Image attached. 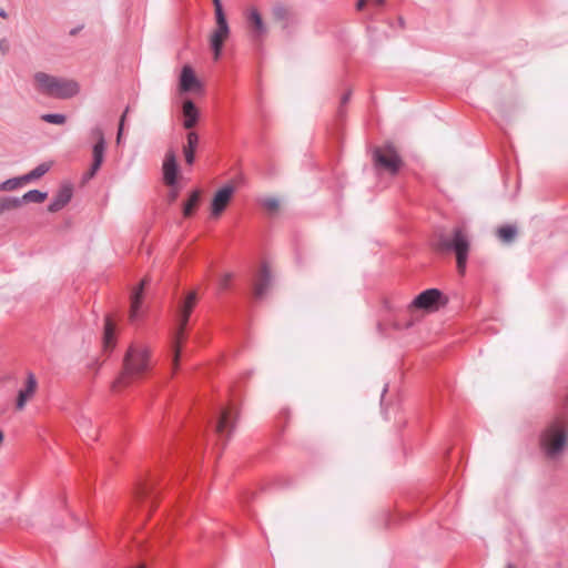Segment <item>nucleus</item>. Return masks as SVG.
I'll use <instances>...</instances> for the list:
<instances>
[{"label":"nucleus","mask_w":568,"mask_h":568,"mask_svg":"<svg viewBox=\"0 0 568 568\" xmlns=\"http://www.w3.org/2000/svg\"><path fill=\"white\" fill-rule=\"evenodd\" d=\"M237 417L239 414L233 405L216 406L187 434L185 440L187 444L202 440L210 427L214 435L224 440L225 446L235 429Z\"/></svg>","instance_id":"nucleus-1"},{"label":"nucleus","mask_w":568,"mask_h":568,"mask_svg":"<svg viewBox=\"0 0 568 568\" xmlns=\"http://www.w3.org/2000/svg\"><path fill=\"white\" fill-rule=\"evenodd\" d=\"M565 412L562 417L556 418L544 432L540 438L541 447L546 456L550 459H556L564 450L567 438V423L568 416V390L564 398Z\"/></svg>","instance_id":"nucleus-2"},{"label":"nucleus","mask_w":568,"mask_h":568,"mask_svg":"<svg viewBox=\"0 0 568 568\" xmlns=\"http://www.w3.org/2000/svg\"><path fill=\"white\" fill-rule=\"evenodd\" d=\"M34 80L39 91L57 99H70L80 92V85L77 81L53 77L44 72H37Z\"/></svg>","instance_id":"nucleus-3"},{"label":"nucleus","mask_w":568,"mask_h":568,"mask_svg":"<svg viewBox=\"0 0 568 568\" xmlns=\"http://www.w3.org/2000/svg\"><path fill=\"white\" fill-rule=\"evenodd\" d=\"M149 368V349L144 345H131L126 352L121 377L113 384H126L129 379L141 376Z\"/></svg>","instance_id":"nucleus-4"},{"label":"nucleus","mask_w":568,"mask_h":568,"mask_svg":"<svg viewBox=\"0 0 568 568\" xmlns=\"http://www.w3.org/2000/svg\"><path fill=\"white\" fill-rule=\"evenodd\" d=\"M469 245V240L460 227L454 229L452 237L440 235L438 239V247L442 251L455 253L460 274H464L466 270Z\"/></svg>","instance_id":"nucleus-5"},{"label":"nucleus","mask_w":568,"mask_h":568,"mask_svg":"<svg viewBox=\"0 0 568 568\" xmlns=\"http://www.w3.org/2000/svg\"><path fill=\"white\" fill-rule=\"evenodd\" d=\"M373 158L376 166L387 170L393 175L398 173L402 166V159L392 144L385 145L384 149L376 148Z\"/></svg>","instance_id":"nucleus-6"},{"label":"nucleus","mask_w":568,"mask_h":568,"mask_svg":"<svg viewBox=\"0 0 568 568\" xmlns=\"http://www.w3.org/2000/svg\"><path fill=\"white\" fill-rule=\"evenodd\" d=\"M447 303V297L438 288H427L412 301L410 306L424 311H437Z\"/></svg>","instance_id":"nucleus-7"},{"label":"nucleus","mask_w":568,"mask_h":568,"mask_svg":"<svg viewBox=\"0 0 568 568\" xmlns=\"http://www.w3.org/2000/svg\"><path fill=\"white\" fill-rule=\"evenodd\" d=\"M196 302H197L196 292L192 291V292H189L186 294V296L179 303V307H178L179 327L175 332V344H179L180 341L183 338L184 331L189 323L191 313L193 312V308L196 305Z\"/></svg>","instance_id":"nucleus-8"},{"label":"nucleus","mask_w":568,"mask_h":568,"mask_svg":"<svg viewBox=\"0 0 568 568\" xmlns=\"http://www.w3.org/2000/svg\"><path fill=\"white\" fill-rule=\"evenodd\" d=\"M215 19L217 28L211 36L210 42L214 57L217 60L221 57L224 40L230 33V28L224 12H219V16H215Z\"/></svg>","instance_id":"nucleus-9"},{"label":"nucleus","mask_w":568,"mask_h":568,"mask_svg":"<svg viewBox=\"0 0 568 568\" xmlns=\"http://www.w3.org/2000/svg\"><path fill=\"white\" fill-rule=\"evenodd\" d=\"M234 186L231 184H226L220 190L216 191V193L213 196L212 200V215L219 216L221 215L224 210L226 209L229 202L231 201L233 194H234Z\"/></svg>","instance_id":"nucleus-10"},{"label":"nucleus","mask_w":568,"mask_h":568,"mask_svg":"<svg viewBox=\"0 0 568 568\" xmlns=\"http://www.w3.org/2000/svg\"><path fill=\"white\" fill-rule=\"evenodd\" d=\"M162 170L165 184L169 186H175L178 183L179 165L174 152L170 151L165 154Z\"/></svg>","instance_id":"nucleus-11"},{"label":"nucleus","mask_w":568,"mask_h":568,"mask_svg":"<svg viewBox=\"0 0 568 568\" xmlns=\"http://www.w3.org/2000/svg\"><path fill=\"white\" fill-rule=\"evenodd\" d=\"M73 187L70 183L62 184L57 194L52 197L48 205V211L51 213L62 210L72 199Z\"/></svg>","instance_id":"nucleus-12"},{"label":"nucleus","mask_w":568,"mask_h":568,"mask_svg":"<svg viewBox=\"0 0 568 568\" xmlns=\"http://www.w3.org/2000/svg\"><path fill=\"white\" fill-rule=\"evenodd\" d=\"M201 88V82L191 65H183L180 74L179 89L181 92H191Z\"/></svg>","instance_id":"nucleus-13"},{"label":"nucleus","mask_w":568,"mask_h":568,"mask_svg":"<svg viewBox=\"0 0 568 568\" xmlns=\"http://www.w3.org/2000/svg\"><path fill=\"white\" fill-rule=\"evenodd\" d=\"M37 378L33 373L29 372L27 374V381L24 388L20 389L17 397L16 407L19 410H22L31 398L37 389Z\"/></svg>","instance_id":"nucleus-14"},{"label":"nucleus","mask_w":568,"mask_h":568,"mask_svg":"<svg viewBox=\"0 0 568 568\" xmlns=\"http://www.w3.org/2000/svg\"><path fill=\"white\" fill-rule=\"evenodd\" d=\"M182 113H183V126L186 130H191L194 128L199 121L200 112L195 105V103L191 99H186L182 104Z\"/></svg>","instance_id":"nucleus-15"},{"label":"nucleus","mask_w":568,"mask_h":568,"mask_svg":"<svg viewBox=\"0 0 568 568\" xmlns=\"http://www.w3.org/2000/svg\"><path fill=\"white\" fill-rule=\"evenodd\" d=\"M271 278L272 277L268 267L266 266V264H263L258 278L254 285V297L256 300H262L265 296L271 285Z\"/></svg>","instance_id":"nucleus-16"},{"label":"nucleus","mask_w":568,"mask_h":568,"mask_svg":"<svg viewBox=\"0 0 568 568\" xmlns=\"http://www.w3.org/2000/svg\"><path fill=\"white\" fill-rule=\"evenodd\" d=\"M199 145V135L194 131L186 134V144L183 146L185 162L192 165L195 161V151Z\"/></svg>","instance_id":"nucleus-17"},{"label":"nucleus","mask_w":568,"mask_h":568,"mask_svg":"<svg viewBox=\"0 0 568 568\" xmlns=\"http://www.w3.org/2000/svg\"><path fill=\"white\" fill-rule=\"evenodd\" d=\"M156 486L153 479L140 483L136 488V497L140 499L149 500L152 505L155 499Z\"/></svg>","instance_id":"nucleus-18"},{"label":"nucleus","mask_w":568,"mask_h":568,"mask_svg":"<svg viewBox=\"0 0 568 568\" xmlns=\"http://www.w3.org/2000/svg\"><path fill=\"white\" fill-rule=\"evenodd\" d=\"M143 300V283L136 288L131 296V310H130V321L132 323L136 322L140 317V310Z\"/></svg>","instance_id":"nucleus-19"},{"label":"nucleus","mask_w":568,"mask_h":568,"mask_svg":"<svg viewBox=\"0 0 568 568\" xmlns=\"http://www.w3.org/2000/svg\"><path fill=\"white\" fill-rule=\"evenodd\" d=\"M248 23L254 28V37L260 38L266 33V27L262 16L256 9H252L247 16Z\"/></svg>","instance_id":"nucleus-20"},{"label":"nucleus","mask_w":568,"mask_h":568,"mask_svg":"<svg viewBox=\"0 0 568 568\" xmlns=\"http://www.w3.org/2000/svg\"><path fill=\"white\" fill-rule=\"evenodd\" d=\"M48 196L47 192H42L40 190H30L24 193L21 197H18L19 206L23 203H41Z\"/></svg>","instance_id":"nucleus-21"},{"label":"nucleus","mask_w":568,"mask_h":568,"mask_svg":"<svg viewBox=\"0 0 568 568\" xmlns=\"http://www.w3.org/2000/svg\"><path fill=\"white\" fill-rule=\"evenodd\" d=\"M200 197H201V194H200L199 190H194L191 192L189 199L183 204V215L185 217H190L193 215V213L200 202Z\"/></svg>","instance_id":"nucleus-22"},{"label":"nucleus","mask_w":568,"mask_h":568,"mask_svg":"<svg viewBox=\"0 0 568 568\" xmlns=\"http://www.w3.org/2000/svg\"><path fill=\"white\" fill-rule=\"evenodd\" d=\"M106 149V143L95 142L92 146V163L94 168H101L104 161V153Z\"/></svg>","instance_id":"nucleus-23"},{"label":"nucleus","mask_w":568,"mask_h":568,"mask_svg":"<svg viewBox=\"0 0 568 568\" xmlns=\"http://www.w3.org/2000/svg\"><path fill=\"white\" fill-rule=\"evenodd\" d=\"M49 170H50V164L43 162V163L39 164L38 166H36L33 170H31L29 173L21 175V180H23L24 183H29L31 181L40 179Z\"/></svg>","instance_id":"nucleus-24"},{"label":"nucleus","mask_w":568,"mask_h":568,"mask_svg":"<svg viewBox=\"0 0 568 568\" xmlns=\"http://www.w3.org/2000/svg\"><path fill=\"white\" fill-rule=\"evenodd\" d=\"M517 233H518L517 227L514 225H504V226L499 227L497 231L498 237L504 243H511L515 240V237L517 236Z\"/></svg>","instance_id":"nucleus-25"},{"label":"nucleus","mask_w":568,"mask_h":568,"mask_svg":"<svg viewBox=\"0 0 568 568\" xmlns=\"http://www.w3.org/2000/svg\"><path fill=\"white\" fill-rule=\"evenodd\" d=\"M114 341V324L109 316L105 317L103 342L105 347H111Z\"/></svg>","instance_id":"nucleus-26"},{"label":"nucleus","mask_w":568,"mask_h":568,"mask_svg":"<svg viewBox=\"0 0 568 568\" xmlns=\"http://www.w3.org/2000/svg\"><path fill=\"white\" fill-rule=\"evenodd\" d=\"M19 207L18 197L16 196H4L0 199V214L6 211H10Z\"/></svg>","instance_id":"nucleus-27"},{"label":"nucleus","mask_w":568,"mask_h":568,"mask_svg":"<svg viewBox=\"0 0 568 568\" xmlns=\"http://www.w3.org/2000/svg\"><path fill=\"white\" fill-rule=\"evenodd\" d=\"M24 184L23 180H21V176L8 179L0 183V191H13Z\"/></svg>","instance_id":"nucleus-28"},{"label":"nucleus","mask_w":568,"mask_h":568,"mask_svg":"<svg viewBox=\"0 0 568 568\" xmlns=\"http://www.w3.org/2000/svg\"><path fill=\"white\" fill-rule=\"evenodd\" d=\"M41 119L47 123L57 124V125H61V124L65 123V121H67L65 115L61 114V113H47V114H43L41 116Z\"/></svg>","instance_id":"nucleus-29"},{"label":"nucleus","mask_w":568,"mask_h":568,"mask_svg":"<svg viewBox=\"0 0 568 568\" xmlns=\"http://www.w3.org/2000/svg\"><path fill=\"white\" fill-rule=\"evenodd\" d=\"M90 136L95 140V142L106 143L104 138V132L100 125H95L90 130Z\"/></svg>","instance_id":"nucleus-30"},{"label":"nucleus","mask_w":568,"mask_h":568,"mask_svg":"<svg viewBox=\"0 0 568 568\" xmlns=\"http://www.w3.org/2000/svg\"><path fill=\"white\" fill-rule=\"evenodd\" d=\"M262 205L268 211H276L280 202L275 197H265L261 201Z\"/></svg>","instance_id":"nucleus-31"},{"label":"nucleus","mask_w":568,"mask_h":568,"mask_svg":"<svg viewBox=\"0 0 568 568\" xmlns=\"http://www.w3.org/2000/svg\"><path fill=\"white\" fill-rule=\"evenodd\" d=\"M232 280V274L223 275L219 281V286L221 290H227L230 282Z\"/></svg>","instance_id":"nucleus-32"},{"label":"nucleus","mask_w":568,"mask_h":568,"mask_svg":"<svg viewBox=\"0 0 568 568\" xmlns=\"http://www.w3.org/2000/svg\"><path fill=\"white\" fill-rule=\"evenodd\" d=\"M10 51V42L7 38L0 39V52L2 55H7Z\"/></svg>","instance_id":"nucleus-33"},{"label":"nucleus","mask_w":568,"mask_h":568,"mask_svg":"<svg viewBox=\"0 0 568 568\" xmlns=\"http://www.w3.org/2000/svg\"><path fill=\"white\" fill-rule=\"evenodd\" d=\"M128 111H129V108L125 109L124 113L122 114V116L120 119L119 129H118V135H116V142L118 143H120V141H121V135H122V131H123L124 120H125Z\"/></svg>","instance_id":"nucleus-34"},{"label":"nucleus","mask_w":568,"mask_h":568,"mask_svg":"<svg viewBox=\"0 0 568 568\" xmlns=\"http://www.w3.org/2000/svg\"><path fill=\"white\" fill-rule=\"evenodd\" d=\"M351 94L352 92L351 91H347L345 92L343 95H342V99H341V106L338 109V112L339 114H343L344 113V105H346L351 99Z\"/></svg>","instance_id":"nucleus-35"},{"label":"nucleus","mask_w":568,"mask_h":568,"mask_svg":"<svg viewBox=\"0 0 568 568\" xmlns=\"http://www.w3.org/2000/svg\"><path fill=\"white\" fill-rule=\"evenodd\" d=\"M287 12L284 7H276L274 8V16L276 19H285Z\"/></svg>","instance_id":"nucleus-36"},{"label":"nucleus","mask_w":568,"mask_h":568,"mask_svg":"<svg viewBox=\"0 0 568 568\" xmlns=\"http://www.w3.org/2000/svg\"><path fill=\"white\" fill-rule=\"evenodd\" d=\"M99 170H100V168H94L93 165H91L89 171L83 175V179L85 181L93 179Z\"/></svg>","instance_id":"nucleus-37"},{"label":"nucleus","mask_w":568,"mask_h":568,"mask_svg":"<svg viewBox=\"0 0 568 568\" xmlns=\"http://www.w3.org/2000/svg\"><path fill=\"white\" fill-rule=\"evenodd\" d=\"M212 1L215 7V16H219V12H224L221 0H212Z\"/></svg>","instance_id":"nucleus-38"},{"label":"nucleus","mask_w":568,"mask_h":568,"mask_svg":"<svg viewBox=\"0 0 568 568\" xmlns=\"http://www.w3.org/2000/svg\"><path fill=\"white\" fill-rule=\"evenodd\" d=\"M79 426L84 430L88 426L89 420L85 417H81L79 420Z\"/></svg>","instance_id":"nucleus-39"},{"label":"nucleus","mask_w":568,"mask_h":568,"mask_svg":"<svg viewBox=\"0 0 568 568\" xmlns=\"http://www.w3.org/2000/svg\"><path fill=\"white\" fill-rule=\"evenodd\" d=\"M179 356H180V349H179L178 345H175L174 346V357H173L174 365H176V363L179 361Z\"/></svg>","instance_id":"nucleus-40"},{"label":"nucleus","mask_w":568,"mask_h":568,"mask_svg":"<svg viewBox=\"0 0 568 568\" xmlns=\"http://www.w3.org/2000/svg\"><path fill=\"white\" fill-rule=\"evenodd\" d=\"M83 26H78L70 30V36H75L82 30Z\"/></svg>","instance_id":"nucleus-41"},{"label":"nucleus","mask_w":568,"mask_h":568,"mask_svg":"<svg viewBox=\"0 0 568 568\" xmlns=\"http://www.w3.org/2000/svg\"><path fill=\"white\" fill-rule=\"evenodd\" d=\"M367 0H358L357 3H356V9L357 10H362L365 6Z\"/></svg>","instance_id":"nucleus-42"},{"label":"nucleus","mask_w":568,"mask_h":568,"mask_svg":"<svg viewBox=\"0 0 568 568\" xmlns=\"http://www.w3.org/2000/svg\"><path fill=\"white\" fill-rule=\"evenodd\" d=\"M0 17L2 19H7L8 18V12L4 9H2V8L0 9Z\"/></svg>","instance_id":"nucleus-43"},{"label":"nucleus","mask_w":568,"mask_h":568,"mask_svg":"<svg viewBox=\"0 0 568 568\" xmlns=\"http://www.w3.org/2000/svg\"><path fill=\"white\" fill-rule=\"evenodd\" d=\"M372 2L377 6V7H381L384 4L385 0H372Z\"/></svg>","instance_id":"nucleus-44"},{"label":"nucleus","mask_w":568,"mask_h":568,"mask_svg":"<svg viewBox=\"0 0 568 568\" xmlns=\"http://www.w3.org/2000/svg\"><path fill=\"white\" fill-rule=\"evenodd\" d=\"M388 390V384H385L383 390H382V398L385 396V394L387 393Z\"/></svg>","instance_id":"nucleus-45"},{"label":"nucleus","mask_w":568,"mask_h":568,"mask_svg":"<svg viewBox=\"0 0 568 568\" xmlns=\"http://www.w3.org/2000/svg\"><path fill=\"white\" fill-rule=\"evenodd\" d=\"M87 436H89L90 438H95L97 436V432L94 430L92 434H89L88 432L85 433Z\"/></svg>","instance_id":"nucleus-46"},{"label":"nucleus","mask_w":568,"mask_h":568,"mask_svg":"<svg viewBox=\"0 0 568 568\" xmlns=\"http://www.w3.org/2000/svg\"><path fill=\"white\" fill-rule=\"evenodd\" d=\"M506 568H515L511 564H509Z\"/></svg>","instance_id":"nucleus-47"}]
</instances>
